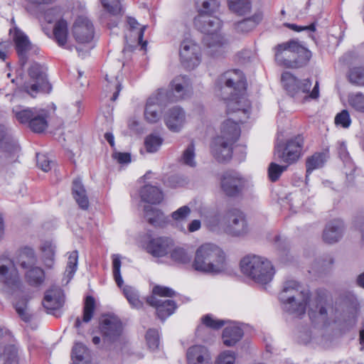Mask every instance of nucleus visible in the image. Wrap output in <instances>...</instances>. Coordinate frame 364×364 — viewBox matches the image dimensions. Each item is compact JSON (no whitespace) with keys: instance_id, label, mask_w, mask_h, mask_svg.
Masks as SVG:
<instances>
[{"instance_id":"obj_1","label":"nucleus","mask_w":364,"mask_h":364,"mask_svg":"<svg viewBox=\"0 0 364 364\" xmlns=\"http://www.w3.org/2000/svg\"><path fill=\"white\" fill-rule=\"evenodd\" d=\"M218 86L222 92V97L227 100L228 112H248L250 103L245 97L244 76L239 70H228L218 80Z\"/></svg>"},{"instance_id":"obj_2","label":"nucleus","mask_w":364,"mask_h":364,"mask_svg":"<svg viewBox=\"0 0 364 364\" xmlns=\"http://www.w3.org/2000/svg\"><path fill=\"white\" fill-rule=\"evenodd\" d=\"M191 267L203 274H220L228 269L226 255L222 248L215 244H203L195 252Z\"/></svg>"},{"instance_id":"obj_3","label":"nucleus","mask_w":364,"mask_h":364,"mask_svg":"<svg viewBox=\"0 0 364 364\" xmlns=\"http://www.w3.org/2000/svg\"><path fill=\"white\" fill-rule=\"evenodd\" d=\"M194 25L205 34L203 41L211 55L223 51L227 41L220 33L222 22L219 18L214 15L198 14L194 18Z\"/></svg>"},{"instance_id":"obj_4","label":"nucleus","mask_w":364,"mask_h":364,"mask_svg":"<svg viewBox=\"0 0 364 364\" xmlns=\"http://www.w3.org/2000/svg\"><path fill=\"white\" fill-rule=\"evenodd\" d=\"M275 50L277 63L288 68L301 67L306 65L311 57V51L296 41L279 44Z\"/></svg>"},{"instance_id":"obj_5","label":"nucleus","mask_w":364,"mask_h":364,"mask_svg":"<svg viewBox=\"0 0 364 364\" xmlns=\"http://www.w3.org/2000/svg\"><path fill=\"white\" fill-rule=\"evenodd\" d=\"M279 299L284 311L295 316H300L306 312L309 295L301 289L296 281L290 280L284 283Z\"/></svg>"},{"instance_id":"obj_6","label":"nucleus","mask_w":364,"mask_h":364,"mask_svg":"<svg viewBox=\"0 0 364 364\" xmlns=\"http://www.w3.org/2000/svg\"><path fill=\"white\" fill-rule=\"evenodd\" d=\"M242 272L255 282L266 284L270 282L274 274L272 262L266 257L248 255L240 261Z\"/></svg>"},{"instance_id":"obj_7","label":"nucleus","mask_w":364,"mask_h":364,"mask_svg":"<svg viewBox=\"0 0 364 364\" xmlns=\"http://www.w3.org/2000/svg\"><path fill=\"white\" fill-rule=\"evenodd\" d=\"M23 283L14 262L6 257H0V292L11 296L23 291Z\"/></svg>"},{"instance_id":"obj_8","label":"nucleus","mask_w":364,"mask_h":364,"mask_svg":"<svg viewBox=\"0 0 364 364\" xmlns=\"http://www.w3.org/2000/svg\"><path fill=\"white\" fill-rule=\"evenodd\" d=\"M46 71V68L37 63H33L28 69L30 80L23 84V89L32 97L40 92H50L52 86L48 80Z\"/></svg>"},{"instance_id":"obj_9","label":"nucleus","mask_w":364,"mask_h":364,"mask_svg":"<svg viewBox=\"0 0 364 364\" xmlns=\"http://www.w3.org/2000/svg\"><path fill=\"white\" fill-rule=\"evenodd\" d=\"M304 138L298 134L288 139L285 143L278 144L274 148V156L288 165L296 163L302 155Z\"/></svg>"},{"instance_id":"obj_10","label":"nucleus","mask_w":364,"mask_h":364,"mask_svg":"<svg viewBox=\"0 0 364 364\" xmlns=\"http://www.w3.org/2000/svg\"><path fill=\"white\" fill-rule=\"evenodd\" d=\"M100 331L105 343H116L123 332L122 321L114 314L104 315L100 321Z\"/></svg>"},{"instance_id":"obj_11","label":"nucleus","mask_w":364,"mask_h":364,"mask_svg":"<svg viewBox=\"0 0 364 364\" xmlns=\"http://www.w3.org/2000/svg\"><path fill=\"white\" fill-rule=\"evenodd\" d=\"M18 147L13 139L11 129L0 123V159L4 164H10L17 158Z\"/></svg>"},{"instance_id":"obj_12","label":"nucleus","mask_w":364,"mask_h":364,"mask_svg":"<svg viewBox=\"0 0 364 364\" xmlns=\"http://www.w3.org/2000/svg\"><path fill=\"white\" fill-rule=\"evenodd\" d=\"M225 231L232 236H242L248 232L245 214L238 209L229 210L224 218Z\"/></svg>"},{"instance_id":"obj_13","label":"nucleus","mask_w":364,"mask_h":364,"mask_svg":"<svg viewBox=\"0 0 364 364\" xmlns=\"http://www.w3.org/2000/svg\"><path fill=\"white\" fill-rule=\"evenodd\" d=\"M179 55L181 63L188 69H193L200 63V46L191 38H186L181 42Z\"/></svg>"},{"instance_id":"obj_14","label":"nucleus","mask_w":364,"mask_h":364,"mask_svg":"<svg viewBox=\"0 0 364 364\" xmlns=\"http://www.w3.org/2000/svg\"><path fill=\"white\" fill-rule=\"evenodd\" d=\"M167 99L163 90H158L147 100L144 117L147 122L155 123L161 118L162 108L166 105Z\"/></svg>"},{"instance_id":"obj_15","label":"nucleus","mask_w":364,"mask_h":364,"mask_svg":"<svg viewBox=\"0 0 364 364\" xmlns=\"http://www.w3.org/2000/svg\"><path fill=\"white\" fill-rule=\"evenodd\" d=\"M171 93H168L164 89L166 95L167 102L186 99L192 93V87L190 79L186 76L179 75L176 77L171 82Z\"/></svg>"},{"instance_id":"obj_16","label":"nucleus","mask_w":364,"mask_h":364,"mask_svg":"<svg viewBox=\"0 0 364 364\" xmlns=\"http://www.w3.org/2000/svg\"><path fill=\"white\" fill-rule=\"evenodd\" d=\"M245 181L241 175L235 171L224 173L220 178V188L228 196L238 195L245 186Z\"/></svg>"},{"instance_id":"obj_17","label":"nucleus","mask_w":364,"mask_h":364,"mask_svg":"<svg viewBox=\"0 0 364 364\" xmlns=\"http://www.w3.org/2000/svg\"><path fill=\"white\" fill-rule=\"evenodd\" d=\"M282 82L284 89L292 97H296L300 93H309L311 87L309 79L299 80L289 72L282 75Z\"/></svg>"},{"instance_id":"obj_18","label":"nucleus","mask_w":364,"mask_h":364,"mask_svg":"<svg viewBox=\"0 0 364 364\" xmlns=\"http://www.w3.org/2000/svg\"><path fill=\"white\" fill-rule=\"evenodd\" d=\"M73 34L78 43H89L94 37L92 23L85 16H79L73 26Z\"/></svg>"},{"instance_id":"obj_19","label":"nucleus","mask_w":364,"mask_h":364,"mask_svg":"<svg viewBox=\"0 0 364 364\" xmlns=\"http://www.w3.org/2000/svg\"><path fill=\"white\" fill-rule=\"evenodd\" d=\"M10 34L15 43L21 64L24 65L28 59L27 53L31 49L32 45L28 36L17 28L13 31L10 30Z\"/></svg>"},{"instance_id":"obj_20","label":"nucleus","mask_w":364,"mask_h":364,"mask_svg":"<svg viewBox=\"0 0 364 364\" xmlns=\"http://www.w3.org/2000/svg\"><path fill=\"white\" fill-rule=\"evenodd\" d=\"M174 243L167 237L151 238L146 245V251L154 257H164L171 252Z\"/></svg>"},{"instance_id":"obj_21","label":"nucleus","mask_w":364,"mask_h":364,"mask_svg":"<svg viewBox=\"0 0 364 364\" xmlns=\"http://www.w3.org/2000/svg\"><path fill=\"white\" fill-rule=\"evenodd\" d=\"M233 142L223 140V138H215L211 144V153L219 162H226L232 156Z\"/></svg>"},{"instance_id":"obj_22","label":"nucleus","mask_w":364,"mask_h":364,"mask_svg":"<svg viewBox=\"0 0 364 364\" xmlns=\"http://www.w3.org/2000/svg\"><path fill=\"white\" fill-rule=\"evenodd\" d=\"M147 302L156 309L157 316L162 321L173 314L176 309V303L171 299L150 296L147 299Z\"/></svg>"},{"instance_id":"obj_23","label":"nucleus","mask_w":364,"mask_h":364,"mask_svg":"<svg viewBox=\"0 0 364 364\" xmlns=\"http://www.w3.org/2000/svg\"><path fill=\"white\" fill-rule=\"evenodd\" d=\"M164 122L169 130L178 132L186 123L185 112L179 107H174L165 114Z\"/></svg>"},{"instance_id":"obj_24","label":"nucleus","mask_w":364,"mask_h":364,"mask_svg":"<svg viewBox=\"0 0 364 364\" xmlns=\"http://www.w3.org/2000/svg\"><path fill=\"white\" fill-rule=\"evenodd\" d=\"M188 364H211L212 358L208 348L201 345H196L187 350Z\"/></svg>"},{"instance_id":"obj_25","label":"nucleus","mask_w":364,"mask_h":364,"mask_svg":"<svg viewBox=\"0 0 364 364\" xmlns=\"http://www.w3.org/2000/svg\"><path fill=\"white\" fill-rule=\"evenodd\" d=\"M64 304V295L59 288H53L46 292L43 305L47 310L59 309Z\"/></svg>"},{"instance_id":"obj_26","label":"nucleus","mask_w":364,"mask_h":364,"mask_svg":"<svg viewBox=\"0 0 364 364\" xmlns=\"http://www.w3.org/2000/svg\"><path fill=\"white\" fill-rule=\"evenodd\" d=\"M343 223L340 220H334L328 223L323 233V239L327 243L338 242L342 237Z\"/></svg>"},{"instance_id":"obj_27","label":"nucleus","mask_w":364,"mask_h":364,"mask_svg":"<svg viewBox=\"0 0 364 364\" xmlns=\"http://www.w3.org/2000/svg\"><path fill=\"white\" fill-rule=\"evenodd\" d=\"M240 129L238 124L231 119L225 120L221 125L220 134L216 138L235 143L240 137Z\"/></svg>"},{"instance_id":"obj_28","label":"nucleus","mask_w":364,"mask_h":364,"mask_svg":"<svg viewBox=\"0 0 364 364\" xmlns=\"http://www.w3.org/2000/svg\"><path fill=\"white\" fill-rule=\"evenodd\" d=\"M242 329L236 323L231 322L223 331V343L226 346H232L242 338Z\"/></svg>"},{"instance_id":"obj_29","label":"nucleus","mask_w":364,"mask_h":364,"mask_svg":"<svg viewBox=\"0 0 364 364\" xmlns=\"http://www.w3.org/2000/svg\"><path fill=\"white\" fill-rule=\"evenodd\" d=\"M73 195L80 208L86 210L89 207V200L87 196L86 190L79 178L73 182Z\"/></svg>"},{"instance_id":"obj_30","label":"nucleus","mask_w":364,"mask_h":364,"mask_svg":"<svg viewBox=\"0 0 364 364\" xmlns=\"http://www.w3.org/2000/svg\"><path fill=\"white\" fill-rule=\"evenodd\" d=\"M55 248V245L51 241H44L41 243V259L46 268L52 269L54 266Z\"/></svg>"},{"instance_id":"obj_31","label":"nucleus","mask_w":364,"mask_h":364,"mask_svg":"<svg viewBox=\"0 0 364 364\" xmlns=\"http://www.w3.org/2000/svg\"><path fill=\"white\" fill-rule=\"evenodd\" d=\"M141 198L147 203L158 204L163 200L164 195L158 187L146 185L141 191Z\"/></svg>"},{"instance_id":"obj_32","label":"nucleus","mask_w":364,"mask_h":364,"mask_svg":"<svg viewBox=\"0 0 364 364\" xmlns=\"http://www.w3.org/2000/svg\"><path fill=\"white\" fill-rule=\"evenodd\" d=\"M48 112L45 109H36L35 115L31 120L29 127L34 132H42L48 127Z\"/></svg>"},{"instance_id":"obj_33","label":"nucleus","mask_w":364,"mask_h":364,"mask_svg":"<svg viewBox=\"0 0 364 364\" xmlns=\"http://www.w3.org/2000/svg\"><path fill=\"white\" fill-rule=\"evenodd\" d=\"M37 258L34 250L24 247L19 251L17 262L23 269H28L36 264Z\"/></svg>"},{"instance_id":"obj_34","label":"nucleus","mask_w":364,"mask_h":364,"mask_svg":"<svg viewBox=\"0 0 364 364\" xmlns=\"http://www.w3.org/2000/svg\"><path fill=\"white\" fill-rule=\"evenodd\" d=\"M145 216L148 222L154 227H162L167 223L165 215L159 209L146 207Z\"/></svg>"},{"instance_id":"obj_35","label":"nucleus","mask_w":364,"mask_h":364,"mask_svg":"<svg viewBox=\"0 0 364 364\" xmlns=\"http://www.w3.org/2000/svg\"><path fill=\"white\" fill-rule=\"evenodd\" d=\"M68 35V23L63 19H59L55 24L53 28L54 38L60 46L67 43Z\"/></svg>"},{"instance_id":"obj_36","label":"nucleus","mask_w":364,"mask_h":364,"mask_svg":"<svg viewBox=\"0 0 364 364\" xmlns=\"http://www.w3.org/2000/svg\"><path fill=\"white\" fill-rule=\"evenodd\" d=\"M26 273V278L30 285L39 286L45 280V273L43 269L38 267H31Z\"/></svg>"},{"instance_id":"obj_37","label":"nucleus","mask_w":364,"mask_h":364,"mask_svg":"<svg viewBox=\"0 0 364 364\" xmlns=\"http://www.w3.org/2000/svg\"><path fill=\"white\" fill-rule=\"evenodd\" d=\"M0 362L3 364H18L17 349L14 346L0 347Z\"/></svg>"},{"instance_id":"obj_38","label":"nucleus","mask_w":364,"mask_h":364,"mask_svg":"<svg viewBox=\"0 0 364 364\" xmlns=\"http://www.w3.org/2000/svg\"><path fill=\"white\" fill-rule=\"evenodd\" d=\"M198 14L213 15L220 7L218 0H196Z\"/></svg>"},{"instance_id":"obj_39","label":"nucleus","mask_w":364,"mask_h":364,"mask_svg":"<svg viewBox=\"0 0 364 364\" xmlns=\"http://www.w3.org/2000/svg\"><path fill=\"white\" fill-rule=\"evenodd\" d=\"M260 20V16H257L254 18L244 19L234 25V30L237 33L244 34L248 33L256 27Z\"/></svg>"},{"instance_id":"obj_40","label":"nucleus","mask_w":364,"mask_h":364,"mask_svg":"<svg viewBox=\"0 0 364 364\" xmlns=\"http://www.w3.org/2000/svg\"><path fill=\"white\" fill-rule=\"evenodd\" d=\"M87 349L82 343H77L73 348L71 358L73 364H84L87 356Z\"/></svg>"},{"instance_id":"obj_41","label":"nucleus","mask_w":364,"mask_h":364,"mask_svg":"<svg viewBox=\"0 0 364 364\" xmlns=\"http://www.w3.org/2000/svg\"><path fill=\"white\" fill-rule=\"evenodd\" d=\"M36 110V108L21 109V107H15L13 109V112L19 122L22 124L28 123L29 124L35 115Z\"/></svg>"},{"instance_id":"obj_42","label":"nucleus","mask_w":364,"mask_h":364,"mask_svg":"<svg viewBox=\"0 0 364 364\" xmlns=\"http://www.w3.org/2000/svg\"><path fill=\"white\" fill-rule=\"evenodd\" d=\"M229 8L239 15H244L250 11L251 6L249 0H229Z\"/></svg>"},{"instance_id":"obj_43","label":"nucleus","mask_w":364,"mask_h":364,"mask_svg":"<svg viewBox=\"0 0 364 364\" xmlns=\"http://www.w3.org/2000/svg\"><path fill=\"white\" fill-rule=\"evenodd\" d=\"M324 155L321 153H316L306 159V176L314 170L321 167L324 164Z\"/></svg>"},{"instance_id":"obj_44","label":"nucleus","mask_w":364,"mask_h":364,"mask_svg":"<svg viewBox=\"0 0 364 364\" xmlns=\"http://www.w3.org/2000/svg\"><path fill=\"white\" fill-rule=\"evenodd\" d=\"M348 102L349 106L355 111L364 113V94L361 92L350 94Z\"/></svg>"},{"instance_id":"obj_45","label":"nucleus","mask_w":364,"mask_h":364,"mask_svg":"<svg viewBox=\"0 0 364 364\" xmlns=\"http://www.w3.org/2000/svg\"><path fill=\"white\" fill-rule=\"evenodd\" d=\"M195 156L196 154L194 144L191 143L183 151L180 161L186 166L190 167H195L196 166Z\"/></svg>"},{"instance_id":"obj_46","label":"nucleus","mask_w":364,"mask_h":364,"mask_svg":"<svg viewBox=\"0 0 364 364\" xmlns=\"http://www.w3.org/2000/svg\"><path fill=\"white\" fill-rule=\"evenodd\" d=\"M112 273L114 279L117 286L122 288L123 284V279L120 273L121 267V256L118 254H114L112 255Z\"/></svg>"},{"instance_id":"obj_47","label":"nucleus","mask_w":364,"mask_h":364,"mask_svg":"<svg viewBox=\"0 0 364 364\" xmlns=\"http://www.w3.org/2000/svg\"><path fill=\"white\" fill-rule=\"evenodd\" d=\"M171 259L179 264H188L191 262V256L181 247H176L170 252Z\"/></svg>"},{"instance_id":"obj_48","label":"nucleus","mask_w":364,"mask_h":364,"mask_svg":"<svg viewBox=\"0 0 364 364\" xmlns=\"http://www.w3.org/2000/svg\"><path fill=\"white\" fill-rule=\"evenodd\" d=\"M145 338L147 346L151 350H155L159 348L160 337L158 330L154 328L149 329L146 333Z\"/></svg>"},{"instance_id":"obj_49","label":"nucleus","mask_w":364,"mask_h":364,"mask_svg":"<svg viewBox=\"0 0 364 364\" xmlns=\"http://www.w3.org/2000/svg\"><path fill=\"white\" fill-rule=\"evenodd\" d=\"M105 79L107 81V90L109 92L113 91L111 100L115 101L117 99L119 93L121 90L120 80L117 76H113L109 78L107 75H106Z\"/></svg>"},{"instance_id":"obj_50","label":"nucleus","mask_w":364,"mask_h":364,"mask_svg":"<svg viewBox=\"0 0 364 364\" xmlns=\"http://www.w3.org/2000/svg\"><path fill=\"white\" fill-rule=\"evenodd\" d=\"M162 139L154 134L149 135L144 141V146L147 152L154 153L159 150L162 144Z\"/></svg>"},{"instance_id":"obj_51","label":"nucleus","mask_w":364,"mask_h":364,"mask_svg":"<svg viewBox=\"0 0 364 364\" xmlns=\"http://www.w3.org/2000/svg\"><path fill=\"white\" fill-rule=\"evenodd\" d=\"M288 165L281 166L276 163L272 162L268 168V176L269 180L272 182L277 181L281 174L287 169Z\"/></svg>"},{"instance_id":"obj_52","label":"nucleus","mask_w":364,"mask_h":364,"mask_svg":"<svg viewBox=\"0 0 364 364\" xmlns=\"http://www.w3.org/2000/svg\"><path fill=\"white\" fill-rule=\"evenodd\" d=\"M77 251H73L72 252L70 253L65 270V273L67 274V276L69 277L70 279L73 277L75 272L77 270Z\"/></svg>"},{"instance_id":"obj_53","label":"nucleus","mask_w":364,"mask_h":364,"mask_svg":"<svg viewBox=\"0 0 364 364\" xmlns=\"http://www.w3.org/2000/svg\"><path fill=\"white\" fill-rule=\"evenodd\" d=\"M95 311V299L92 296H88L86 297L84 309H83V321L85 323L89 322L93 316Z\"/></svg>"},{"instance_id":"obj_54","label":"nucleus","mask_w":364,"mask_h":364,"mask_svg":"<svg viewBox=\"0 0 364 364\" xmlns=\"http://www.w3.org/2000/svg\"><path fill=\"white\" fill-rule=\"evenodd\" d=\"M15 309L18 315L24 322H29L32 318V314L28 308L27 304L25 301L17 302L15 304Z\"/></svg>"},{"instance_id":"obj_55","label":"nucleus","mask_w":364,"mask_h":364,"mask_svg":"<svg viewBox=\"0 0 364 364\" xmlns=\"http://www.w3.org/2000/svg\"><path fill=\"white\" fill-rule=\"evenodd\" d=\"M348 78L350 82L364 85V68H354L350 70Z\"/></svg>"},{"instance_id":"obj_56","label":"nucleus","mask_w":364,"mask_h":364,"mask_svg":"<svg viewBox=\"0 0 364 364\" xmlns=\"http://www.w3.org/2000/svg\"><path fill=\"white\" fill-rule=\"evenodd\" d=\"M202 323L206 327L217 330L222 328L226 321L222 319L214 318L212 315L207 314L202 318Z\"/></svg>"},{"instance_id":"obj_57","label":"nucleus","mask_w":364,"mask_h":364,"mask_svg":"<svg viewBox=\"0 0 364 364\" xmlns=\"http://www.w3.org/2000/svg\"><path fill=\"white\" fill-rule=\"evenodd\" d=\"M335 123L343 128H348L351 124V119L348 111L343 109L337 114L335 117Z\"/></svg>"},{"instance_id":"obj_58","label":"nucleus","mask_w":364,"mask_h":364,"mask_svg":"<svg viewBox=\"0 0 364 364\" xmlns=\"http://www.w3.org/2000/svg\"><path fill=\"white\" fill-rule=\"evenodd\" d=\"M105 9L112 15H117L121 11L119 0H101Z\"/></svg>"},{"instance_id":"obj_59","label":"nucleus","mask_w":364,"mask_h":364,"mask_svg":"<svg viewBox=\"0 0 364 364\" xmlns=\"http://www.w3.org/2000/svg\"><path fill=\"white\" fill-rule=\"evenodd\" d=\"M235 354L230 350L222 352L215 360V364H235Z\"/></svg>"},{"instance_id":"obj_60","label":"nucleus","mask_w":364,"mask_h":364,"mask_svg":"<svg viewBox=\"0 0 364 364\" xmlns=\"http://www.w3.org/2000/svg\"><path fill=\"white\" fill-rule=\"evenodd\" d=\"M122 292L129 304L132 308L136 307V297L135 289L134 287L126 285L122 288Z\"/></svg>"},{"instance_id":"obj_61","label":"nucleus","mask_w":364,"mask_h":364,"mask_svg":"<svg viewBox=\"0 0 364 364\" xmlns=\"http://www.w3.org/2000/svg\"><path fill=\"white\" fill-rule=\"evenodd\" d=\"M152 296H161V297H172L176 295V292L171 288L163 287V286H155L153 288Z\"/></svg>"},{"instance_id":"obj_62","label":"nucleus","mask_w":364,"mask_h":364,"mask_svg":"<svg viewBox=\"0 0 364 364\" xmlns=\"http://www.w3.org/2000/svg\"><path fill=\"white\" fill-rule=\"evenodd\" d=\"M61 15L62 13L59 8H51L45 12L43 18L48 23H51L55 21L57 22L59 19H61Z\"/></svg>"},{"instance_id":"obj_63","label":"nucleus","mask_w":364,"mask_h":364,"mask_svg":"<svg viewBox=\"0 0 364 364\" xmlns=\"http://www.w3.org/2000/svg\"><path fill=\"white\" fill-rule=\"evenodd\" d=\"M37 166L43 171L48 172L51 169V160L45 154H36Z\"/></svg>"},{"instance_id":"obj_64","label":"nucleus","mask_w":364,"mask_h":364,"mask_svg":"<svg viewBox=\"0 0 364 364\" xmlns=\"http://www.w3.org/2000/svg\"><path fill=\"white\" fill-rule=\"evenodd\" d=\"M223 218L218 213H215L208 216L205 219L207 226L212 230H215L223 224Z\"/></svg>"}]
</instances>
